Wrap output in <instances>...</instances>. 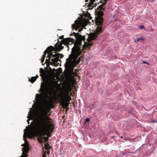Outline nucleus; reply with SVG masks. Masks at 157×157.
<instances>
[{
  "instance_id": "1",
  "label": "nucleus",
  "mask_w": 157,
  "mask_h": 157,
  "mask_svg": "<svg viewBox=\"0 0 157 157\" xmlns=\"http://www.w3.org/2000/svg\"><path fill=\"white\" fill-rule=\"evenodd\" d=\"M77 39L75 41L74 40L71 38H65L61 41V42L65 45H71L73 44L74 47L71 48V53L69 57L67 59V67L73 69L75 67L76 65L78 64L81 60L84 59V56H81L78 58V57L81 55L82 54V52H84L85 49H83V47L89 48L93 45L91 41L93 40H90L89 38L87 39L88 41L87 44H86L85 42L83 45H82V40H85L84 36H82L80 35L78 33H73Z\"/></svg>"
},
{
  "instance_id": "2",
  "label": "nucleus",
  "mask_w": 157,
  "mask_h": 157,
  "mask_svg": "<svg viewBox=\"0 0 157 157\" xmlns=\"http://www.w3.org/2000/svg\"><path fill=\"white\" fill-rule=\"evenodd\" d=\"M54 129L52 120L44 113V116H40L36 121V130L40 136H51V133Z\"/></svg>"
},
{
  "instance_id": "3",
  "label": "nucleus",
  "mask_w": 157,
  "mask_h": 157,
  "mask_svg": "<svg viewBox=\"0 0 157 157\" xmlns=\"http://www.w3.org/2000/svg\"><path fill=\"white\" fill-rule=\"evenodd\" d=\"M57 82L53 80L48 81L45 83L42 84L40 89L42 94H37L36 95V100L38 102L41 101L44 96L48 97V91L49 92V96L52 97L53 94H56L55 90Z\"/></svg>"
},
{
  "instance_id": "4",
  "label": "nucleus",
  "mask_w": 157,
  "mask_h": 157,
  "mask_svg": "<svg viewBox=\"0 0 157 157\" xmlns=\"http://www.w3.org/2000/svg\"><path fill=\"white\" fill-rule=\"evenodd\" d=\"M98 14V16L96 20V24L98 25L97 27L95 33H92L89 35L90 40L95 39L98 37V34L102 31V25L103 23V19L101 17L103 16L104 14L102 11H99Z\"/></svg>"
},
{
  "instance_id": "5",
  "label": "nucleus",
  "mask_w": 157,
  "mask_h": 157,
  "mask_svg": "<svg viewBox=\"0 0 157 157\" xmlns=\"http://www.w3.org/2000/svg\"><path fill=\"white\" fill-rule=\"evenodd\" d=\"M82 25V22L81 21L77 20L75 21V23L72 25V29H75L76 30L78 29V32H80L83 29V28L81 27Z\"/></svg>"
},
{
  "instance_id": "6",
  "label": "nucleus",
  "mask_w": 157,
  "mask_h": 157,
  "mask_svg": "<svg viewBox=\"0 0 157 157\" xmlns=\"http://www.w3.org/2000/svg\"><path fill=\"white\" fill-rule=\"evenodd\" d=\"M45 51L47 52V53L48 52L49 56H50L53 58L59 57L60 56H62V55L60 53H56L55 54H53L52 51H56V49L54 47L52 46L48 47Z\"/></svg>"
},
{
  "instance_id": "7",
  "label": "nucleus",
  "mask_w": 157,
  "mask_h": 157,
  "mask_svg": "<svg viewBox=\"0 0 157 157\" xmlns=\"http://www.w3.org/2000/svg\"><path fill=\"white\" fill-rule=\"evenodd\" d=\"M71 88L69 89H66L63 93L62 94L59 96L60 98H67L69 101L71 100V98L70 96H68L70 93H71Z\"/></svg>"
},
{
  "instance_id": "8",
  "label": "nucleus",
  "mask_w": 157,
  "mask_h": 157,
  "mask_svg": "<svg viewBox=\"0 0 157 157\" xmlns=\"http://www.w3.org/2000/svg\"><path fill=\"white\" fill-rule=\"evenodd\" d=\"M59 100L60 102V105H62L63 108H66L67 109L68 108V106L70 104V101L71 100H68L67 98H60Z\"/></svg>"
},
{
  "instance_id": "9",
  "label": "nucleus",
  "mask_w": 157,
  "mask_h": 157,
  "mask_svg": "<svg viewBox=\"0 0 157 157\" xmlns=\"http://www.w3.org/2000/svg\"><path fill=\"white\" fill-rule=\"evenodd\" d=\"M35 131L34 132L32 131L29 132L28 134V137L30 139H32L34 138V136H37L38 135H40L39 133L37 132L36 130V125L35 128Z\"/></svg>"
},
{
  "instance_id": "10",
  "label": "nucleus",
  "mask_w": 157,
  "mask_h": 157,
  "mask_svg": "<svg viewBox=\"0 0 157 157\" xmlns=\"http://www.w3.org/2000/svg\"><path fill=\"white\" fill-rule=\"evenodd\" d=\"M62 44L60 43L59 44H58V43H56L55 44V47L56 50L58 51V52H60L61 50L63 49V47L62 45Z\"/></svg>"
},
{
  "instance_id": "11",
  "label": "nucleus",
  "mask_w": 157,
  "mask_h": 157,
  "mask_svg": "<svg viewBox=\"0 0 157 157\" xmlns=\"http://www.w3.org/2000/svg\"><path fill=\"white\" fill-rule=\"evenodd\" d=\"M40 138H41V140H39L38 139L39 141L40 142H42L43 139H44V142L46 143H48V137L47 136H44L43 137H42L40 136Z\"/></svg>"
},
{
  "instance_id": "12",
  "label": "nucleus",
  "mask_w": 157,
  "mask_h": 157,
  "mask_svg": "<svg viewBox=\"0 0 157 157\" xmlns=\"http://www.w3.org/2000/svg\"><path fill=\"white\" fill-rule=\"evenodd\" d=\"M24 146V148H23V153L27 154L29 150V147L28 145H25V146Z\"/></svg>"
},
{
  "instance_id": "13",
  "label": "nucleus",
  "mask_w": 157,
  "mask_h": 157,
  "mask_svg": "<svg viewBox=\"0 0 157 157\" xmlns=\"http://www.w3.org/2000/svg\"><path fill=\"white\" fill-rule=\"evenodd\" d=\"M62 58L61 56H60L59 57H56L54 59H52L51 60V61L53 63L56 64L57 63L58 61H60V59L59 58Z\"/></svg>"
},
{
  "instance_id": "14",
  "label": "nucleus",
  "mask_w": 157,
  "mask_h": 157,
  "mask_svg": "<svg viewBox=\"0 0 157 157\" xmlns=\"http://www.w3.org/2000/svg\"><path fill=\"white\" fill-rule=\"evenodd\" d=\"M40 76L42 77H45L46 75V73L45 71L42 68H41L40 70Z\"/></svg>"
},
{
  "instance_id": "15",
  "label": "nucleus",
  "mask_w": 157,
  "mask_h": 157,
  "mask_svg": "<svg viewBox=\"0 0 157 157\" xmlns=\"http://www.w3.org/2000/svg\"><path fill=\"white\" fill-rule=\"evenodd\" d=\"M45 148L48 151L47 152L48 154L49 153V150L51 149V147L50 146L48 143H46L44 144Z\"/></svg>"
},
{
  "instance_id": "16",
  "label": "nucleus",
  "mask_w": 157,
  "mask_h": 157,
  "mask_svg": "<svg viewBox=\"0 0 157 157\" xmlns=\"http://www.w3.org/2000/svg\"><path fill=\"white\" fill-rule=\"evenodd\" d=\"M100 3H102V4L100 5L99 6L98 8L97 9L99 10H104L105 9V8L103 6L104 5H105V4H104V2L101 1L100 2Z\"/></svg>"
},
{
  "instance_id": "17",
  "label": "nucleus",
  "mask_w": 157,
  "mask_h": 157,
  "mask_svg": "<svg viewBox=\"0 0 157 157\" xmlns=\"http://www.w3.org/2000/svg\"><path fill=\"white\" fill-rule=\"evenodd\" d=\"M38 77V75H36L35 77H31L29 80L31 82L33 83L36 80V78Z\"/></svg>"
},
{
  "instance_id": "18",
  "label": "nucleus",
  "mask_w": 157,
  "mask_h": 157,
  "mask_svg": "<svg viewBox=\"0 0 157 157\" xmlns=\"http://www.w3.org/2000/svg\"><path fill=\"white\" fill-rule=\"evenodd\" d=\"M47 52L46 51H45L44 52V55L43 56V57L41 59V63L42 64H43V62L44 61L45 57V56H46V54H47Z\"/></svg>"
},
{
  "instance_id": "19",
  "label": "nucleus",
  "mask_w": 157,
  "mask_h": 157,
  "mask_svg": "<svg viewBox=\"0 0 157 157\" xmlns=\"http://www.w3.org/2000/svg\"><path fill=\"white\" fill-rule=\"evenodd\" d=\"M144 40V38L142 37L140 38H137L136 39V40H135V42H138L140 40L143 41Z\"/></svg>"
},
{
  "instance_id": "20",
  "label": "nucleus",
  "mask_w": 157,
  "mask_h": 157,
  "mask_svg": "<svg viewBox=\"0 0 157 157\" xmlns=\"http://www.w3.org/2000/svg\"><path fill=\"white\" fill-rule=\"evenodd\" d=\"M25 138L26 137H25V135H24V138ZM24 140H25V144H22L21 145V146H25V145H28V141H27V140H26L25 139Z\"/></svg>"
},
{
  "instance_id": "21",
  "label": "nucleus",
  "mask_w": 157,
  "mask_h": 157,
  "mask_svg": "<svg viewBox=\"0 0 157 157\" xmlns=\"http://www.w3.org/2000/svg\"><path fill=\"white\" fill-rule=\"evenodd\" d=\"M27 118H28V119L27 120V122L28 124H29V120H30L31 118V115H28L27 117Z\"/></svg>"
},
{
  "instance_id": "22",
  "label": "nucleus",
  "mask_w": 157,
  "mask_h": 157,
  "mask_svg": "<svg viewBox=\"0 0 157 157\" xmlns=\"http://www.w3.org/2000/svg\"><path fill=\"white\" fill-rule=\"evenodd\" d=\"M46 151H44L42 154V157H46Z\"/></svg>"
},
{
  "instance_id": "23",
  "label": "nucleus",
  "mask_w": 157,
  "mask_h": 157,
  "mask_svg": "<svg viewBox=\"0 0 157 157\" xmlns=\"http://www.w3.org/2000/svg\"><path fill=\"white\" fill-rule=\"evenodd\" d=\"M90 120L89 118H86L85 121V123H86V122H89L90 121Z\"/></svg>"
},
{
  "instance_id": "24",
  "label": "nucleus",
  "mask_w": 157,
  "mask_h": 157,
  "mask_svg": "<svg viewBox=\"0 0 157 157\" xmlns=\"http://www.w3.org/2000/svg\"><path fill=\"white\" fill-rule=\"evenodd\" d=\"M108 0H101V1L104 2V4H106V2Z\"/></svg>"
},
{
  "instance_id": "25",
  "label": "nucleus",
  "mask_w": 157,
  "mask_h": 157,
  "mask_svg": "<svg viewBox=\"0 0 157 157\" xmlns=\"http://www.w3.org/2000/svg\"><path fill=\"white\" fill-rule=\"evenodd\" d=\"M139 28L140 29H141L144 28V26L142 25H140V26H139Z\"/></svg>"
},
{
  "instance_id": "26",
  "label": "nucleus",
  "mask_w": 157,
  "mask_h": 157,
  "mask_svg": "<svg viewBox=\"0 0 157 157\" xmlns=\"http://www.w3.org/2000/svg\"><path fill=\"white\" fill-rule=\"evenodd\" d=\"M64 36L63 35H62V36H61L59 37V39H62V40H63L64 39L63 38Z\"/></svg>"
},
{
  "instance_id": "27",
  "label": "nucleus",
  "mask_w": 157,
  "mask_h": 157,
  "mask_svg": "<svg viewBox=\"0 0 157 157\" xmlns=\"http://www.w3.org/2000/svg\"><path fill=\"white\" fill-rule=\"evenodd\" d=\"M144 63H146V64H149V63H147V62H145V61H144Z\"/></svg>"
},
{
  "instance_id": "28",
  "label": "nucleus",
  "mask_w": 157,
  "mask_h": 157,
  "mask_svg": "<svg viewBox=\"0 0 157 157\" xmlns=\"http://www.w3.org/2000/svg\"><path fill=\"white\" fill-rule=\"evenodd\" d=\"M156 122V121H154V120H152L151 121V122L152 123H154V122Z\"/></svg>"
},
{
  "instance_id": "29",
  "label": "nucleus",
  "mask_w": 157,
  "mask_h": 157,
  "mask_svg": "<svg viewBox=\"0 0 157 157\" xmlns=\"http://www.w3.org/2000/svg\"><path fill=\"white\" fill-rule=\"evenodd\" d=\"M88 0H86V1H85V2H88Z\"/></svg>"
},
{
  "instance_id": "30",
  "label": "nucleus",
  "mask_w": 157,
  "mask_h": 157,
  "mask_svg": "<svg viewBox=\"0 0 157 157\" xmlns=\"http://www.w3.org/2000/svg\"><path fill=\"white\" fill-rule=\"evenodd\" d=\"M120 137L122 139H123V137L122 136H120Z\"/></svg>"
},
{
  "instance_id": "31",
  "label": "nucleus",
  "mask_w": 157,
  "mask_h": 157,
  "mask_svg": "<svg viewBox=\"0 0 157 157\" xmlns=\"http://www.w3.org/2000/svg\"><path fill=\"white\" fill-rule=\"evenodd\" d=\"M67 48H68V49H69V46H67Z\"/></svg>"
},
{
  "instance_id": "32",
  "label": "nucleus",
  "mask_w": 157,
  "mask_h": 157,
  "mask_svg": "<svg viewBox=\"0 0 157 157\" xmlns=\"http://www.w3.org/2000/svg\"><path fill=\"white\" fill-rule=\"evenodd\" d=\"M49 59H50V57H49Z\"/></svg>"
}]
</instances>
